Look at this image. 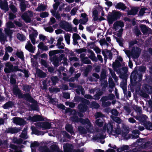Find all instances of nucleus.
<instances>
[{
  "label": "nucleus",
  "mask_w": 152,
  "mask_h": 152,
  "mask_svg": "<svg viewBox=\"0 0 152 152\" xmlns=\"http://www.w3.org/2000/svg\"><path fill=\"white\" fill-rule=\"evenodd\" d=\"M112 66L113 69L115 70L117 68L120 67L121 64L119 61L116 60L115 61V62L113 63Z\"/></svg>",
  "instance_id": "c9c22d12"
},
{
  "label": "nucleus",
  "mask_w": 152,
  "mask_h": 152,
  "mask_svg": "<svg viewBox=\"0 0 152 152\" xmlns=\"http://www.w3.org/2000/svg\"><path fill=\"white\" fill-rule=\"evenodd\" d=\"M39 150L41 152H54L52 150L50 151L46 146H41L39 148Z\"/></svg>",
  "instance_id": "7c9ffc66"
},
{
  "label": "nucleus",
  "mask_w": 152,
  "mask_h": 152,
  "mask_svg": "<svg viewBox=\"0 0 152 152\" xmlns=\"http://www.w3.org/2000/svg\"><path fill=\"white\" fill-rule=\"evenodd\" d=\"M20 69V71H18L21 72L23 73L24 74V76L28 78L29 77V71L28 70H27L26 69L22 70L20 69Z\"/></svg>",
  "instance_id": "8fccbe9b"
},
{
  "label": "nucleus",
  "mask_w": 152,
  "mask_h": 152,
  "mask_svg": "<svg viewBox=\"0 0 152 152\" xmlns=\"http://www.w3.org/2000/svg\"><path fill=\"white\" fill-rule=\"evenodd\" d=\"M42 84L43 85V87L42 88V89L43 90H47L48 87V83L47 80H44L42 82Z\"/></svg>",
  "instance_id": "5fc2aeb1"
},
{
  "label": "nucleus",
  "mask_w": 152,
  "mask_h": 152,
  "mask_svg": "<svg viewBox=\"0 0 152 152\" xmlns=\"http://www.w3.org/2000/svg\"><path fill=\"white\" fill-rule=\"evenodd\" d=\"M146 79L148 83L152 84V75H150L147 76Z\"/></svg>",
  "instance_id": "13d9d810"
},
{
  "label": "nucleus",
  "mask_w": 152,
  "mask_h": 152,
  "mask_svg": "<svg viewBox=\"0 0 152 152\" xmlns=\"http://www.w3.org/2000/svg\"><path fill=\"white\" fill-rule=\"evenodd\" d=\"M0 8L1 9L4 10L5 12L9 10L7 2L6 0L4 1V3L2 1L0 2Z\"/></svg>",
  "instance_id": "a211bd4d"
},
{
  "label": "nucleus",
  "mask_w": 152,
  "mask_h": 152,
  "mask_svg": "<svg viewBox=\"0 0 152 152\" xmlns=\"http://www.w3.org/2000/svg\"><path fill=\"white\" fill-rule=\"evenodd\" d=\"M99 136H96L94 138L95 140H99L102 139H104L105 138V137L104 136L103 134L102 133H100Z\"/></svg>",
  "instance_id": "bf43d9fd"
},
{
  "label": "nucleus",
  "mask_w": 152,
  "mask_h": 152,
  "mask_svg": "<svg viewBox=\"0 0 152 152\" xmlns=\"http://www.w3.org/2000/svg\"><path fill=\"white\" fill-rule=\"evenodd\" d=\"M38 48L43 51H47L48 50V46L44 45L43 42H40L39 44L38 45Z\"/></svg>",
  "instance_id": "e433bc0d"
},
{
  "label": "nucleus",
  "mask_w": 152,
  "mask_h": 152,
  "mask_svg": "<svg viewBox=\"0 0 152 152\" xmlns=\"http://www.w3.org/2000/svg\"><path fill=\"white\" fill-rule=\"evenodd\" d=\"M15 55L17 57L21 59H24L23 53L22 51H18L15 53Z\"/></svg>",
  "instance_id": "c03bdc74"
},
{
  "label": "nucleus",
  "mask_w": 152,
  "mask_h": 152,
  "mask_svg": "<svg viewBox=\"0 0 152 152\" xmlns=\"http://www.w3.org/2000/svg\"><path fill=\"white\" fill-rule=\"evenodd\" d=\"M51 149L53 151L56 152H63L59 148L58 146L56 145H51L50 147Z\"/></svg>",
  "instance_id": "ea45409f"
},
{
  "label": "nucleus",
  "mask_w": 152,
  "mask_h": 152,
  "mask_svg": "<svg viewBox=\"0 0 152 152\" xmlns=\"http://www.w3.org/2000/svg\"><path fill=\"white\" fill-rule=\"evenodd\" d=\"M149 145L148 144L146 143L140 147H136L131 150L123 152H151V151H143L140 152L142 149H145L148 148Z\"/></svg>",
  "instance_id": "39448f33"
},
{
  "label": "nucleus",
  "mask_w": 152,
  "mask_h": 152,
  "mask_svg": "<svg viewBox=\"0 0 152 152\" xmlns=\"http://www.w3.org/2000/svg\"><path fill=\"white\" fill-rule=\"evenodd\" d=\"M132 133L133 135H132V138L134 139H136L139 137V135L140 132L138 130H133Z\"/></svg>",
  "instance_id": "37998d69"
},
{
  "label": "nucleus",
  "mask_w": 152,
  "mask_h": 152,
  "mask_svg": "<svg viewBox=\"0 0 152 152\" xmlns=\"http://www.w3.org/2000/svg\"><path fill=\"white\" fill-rule=\"evenodd\" d=\"M73 147L72 144L66 143L63 146L64 150V152H72Z\"/></svg>",
  "instance_id": "2eb2a0df"
},
{
  "label": "nucleus",
  "mask_w": 152,
  "mask_h": 152,
  "mask_svg": "<svg viewBox=\"0 0 152 152\" xmlns=\"http://www.w3.org/2000/svg\"><path fill=\"white\" fill-rule=\"evenodd\" d=\"M20 130V129L16 128V127L12 128L11 127H9L8 129H6L5 132L7 133H10L13 134L18 133Z\"/></svg>",
  "instance_id": "f3484780"
},
{
  "label": "nucleus",
  "mask_w": 152,
  "mask_h": 152,
  "mask_svg": "<svg viewBox=\"0 0 152 152\" xmlns=\"http://www.w3.org/2000/svg\"><path fill=\"white\" fill-rule=\"evenodd\" d=\"M129 149L130 147L129 145H123L119 148H118L117 149V151L118 152H121L125 150H129Z\"/></svg>",
  "instance_id": "a878e982"
},
{
  "label": "nucleus",
  "mask_w": 152,
  "mask_h": 152,
  "mask_svg": "<svg viewBox=\"0 0 152 152\" xmlns=\"http://www.w3.org/2000/svg\"><path fill=\"white\" fill-rule=\"evenodd\" d=\"M51 127V124L47 121L42 122V128L44 129H50Z\"/></svg>",
  "instance_id": "cd10ccee"
},
{
  "label": "nucleus",
  "mask_w": 152,
  "mask_h": 152,
  "mask_svg": "<svg viewBox=\"0 0 152 152\" xmlns=\"http://www.w3.org/2000/svg\"><path fill=\"white\" fill-rule=\"evenodd\" d=\"M95 43V42H88L87 46L88 47H89L90 48L93 49L94 47L96 46Z\"/></svg>",
  "instance_id": "4d7b16f0"
},
{
  "label": "nucleus",
  "mask_w": 152,
  "mask_h": 152,
  "mask_svg": "<svg viewBox=\"0 0 152 152\" xmlns=\"http://www.w3.org/2000/svg\"><path fill=\"white\" fill-rule=\"evenodd\" d=\"M52 82L51 86H55L59 80V79L57 76H52L50 78Z\"/></svg>",
  "instance_id": "bb28decb"
},
{
  "label": "nucleus",
  "mask_w": 152,
  "mask_h": 152,
  "mask_svg": "<svg viewBox=\"0 0 152 152\" xmlns=\"http://www.w3.org/2000/svg\"><path fill=\"white\" fill-rule=\"evenodd\" d=\"M121 16V14L119 11H113L111 15H108L107 17V20L109 24H112L113 22L119 19Z\"/></svg>",
  "instance_id": "20e7f679"
},
{
  "label": "nucleus",
  "mask_w": 152,
  "mask_h": 152,
  "mask_svg": "<svg viewBox=\"0 0 152 152\" xmlns=\"http://www.w3.org/2000/svg\"><path fill=\"white\" fill-rule=\"evenodd\" d=\"M95 123L99 127H102L103 125V122L101 119H98L96 120L95 121Z\"/></svg>",
  "instance_id": "de8ad7c7"
},
{
  "label": "nucleus",
  "mask_w": 152,
  "mask_h": 152,
  "mask_svg": "<svg viewBox=\"0 0 152 152\" xmlns=\"http://www.w3.org/2000/svg\"><path fill=\"white\" fill-rule=\"evenodd\" d=\"M141 30L143 34L147 33L148 32H149L151 29L147 26L145 25H142L140 26Z\"/></svg>",
  "instance_id": "393cba45"
},
{
  "label": "nucleus",
  "mask_w": 152,
  "mask_h": 152,
  "mask_svg": "<svg viewBox=\"0 0 152 152\" xmlns=\"http://www.w3.org/2000/svg\"><path fill=\"white\" fill-rule=\"evenodd\" d=\"M147 117L146 115H142L140 116H139L138 117V118H136L138 119L140 122L143 123V125H144L145 123L146 122H147L148 121H146Z\"/></svg>",
  "instance_id": "c756f323"
},
{
  "label": "nucleus",
  "mask_w": 152,
  "mask_h": 152,
  "mask_svg": "<svg viewBox=\"0 0 152 152\" xmlns=\"http://www.w3.org/2000/svg\"><path fill=\"white\" fill-rule=\"evenodd\" d=\"M16 17L15 15L14 14V13L10 12L9 14V19L10 20H13Z\"/></svg>",
  "instance_id": "e2e57ef3"
},
{
  "label": "nucleus",
  "mask_w": 152,
  "mask_h": 152,
  "mask_svg": "<svg viewBox=\"0 0 152 152\" xmlns=\"http://www.w3.org/2000/svg\"><path fill=\"white\" fill-rule=\"evenodd\" d=\"M31 88V86L30 85H24L22 88L23 90L26 92H28V93L23 94L18 86L17 85H15L13 86V87L12 92L15 95L18 96V99H23L26 101L32 103H36L37 102L32 97L29 93Z\"/></svg>",
  "instance_id": "f257e3e1"
},
{
  "label": "nucleus",
  "mask_w": 152,
  "mask_h": 152,
  "mask_svg": "<svg viewBox=\"0 0 152 152\" xmlns=\"http://www.w3.org/2000/svg\"><path fill=\"white\" fill-rule=\"evenodd\" d=\"M145 128L147 130H152V123L148 121L143 125Z\"/></svg>",
  "instance_id": "4c0bfd02"
},
{
  "label": "nucleus",
  "mask_w": 152,
  "mask_h": 152,
  "mask_svg": "<svg viewBox=\"0 0 152 152\" xmlns=\"http://www.w3.org/2000/svg\"><path fill=\"white\" fill-rule=\"evenodd\" d=\"M65 129L67 132L71 134L74 132L73 131V127L72 125L70 124H67L65 126Z\"/></svg>",
  "instance_id": "2f4dec72"
},
{
  "label": "nucleus",
  "mask_w": 152,
  "mask_h": 152,
  "mask_svg": "<svg viewBox=\"0 0 152 152\" xmlns=\"http://www.w3.org/2000/svg\"><path fill=\"white\" fill-rule=\"evenodd\" d=\"M116 9H121L122 10H124L126 9L127 7L126 6L125 4L123 3L119 2L117 3L115 6Z\"/></svg>",
  "instance_id": "b1692460"
},
{
  "label": "nucleus",
  "mask_w": 152,
  "mask_h": 152,
  "mask_svg": "<svg viewBox=\"0 0 152 152\" xmlns=\"http://www.w3.org/2000/svg\"><path fill=\"white\" fill-rule=\"evenodd\" d=\"M143 89L144 91L147 93H152V86L148 84H145L144 85Z\"/></svg>",
  "instance_id": "aec40b11"
},
{
  "label": "nucleus",
  "mask_w": 152,
  "mask_h": 152,
  "mask_svg": "<svg viewBox=\"0 0 152 152\" xmlns=\"http://www.w3.org/2000/svg\"><path fill=\"white\" fill-rule=\"evenodd\" d=\"M48 13L47 12H43L40 14V17L42 18H45L48 16Z\"/></svg>",
  "instance_id": "338daca9"
},
{
  "label": "nucleus",
  "mask_w": 152,
  "mask_h": 152,
  "mask_svg": "<svg viewBox=\"0 0 152 152\" xmlns=\"http://www.w3.org/2000/svg\"><path fill=\"white\" fill-rule=\"evenodd\" d=\"M88 105L86 103H82L79 104L78 105V108L80 112L85 113L88 110Z\"/></svg>",
  "instance_id": "f8f14e48"
},
{
  "label": "nucleus",
  "mask_w": 152,
  "mask_h": 152,
  "mask_svg": "<svg viewBox=\"0 0 152 152\" xmlns=\"http://www.w3.org/2000/svg\"><path fill=\"white\" fill-rule=\"evenodd\" d=\"M59 26L62 29H66L69 31L72 30V28L71 26L65 21H61L59 24Z\"/></svg>",
  "instance_id": "1a4fd4ad"
},
{
  "label": "nucleus",
  "mask_w": 152,
  "mask_h": 152,
  "mask_svg": "<svg viewBox=\"0 0 152 152\" xmlns=\"http://www.w3.org/2000/svg\"><path fill=\"white\" fill-rule=\"evenodd\" d=\"M113 28L116 31L117 29V28L118 26H120L121 28H122L124 26V23L123 22L121 21H117L116 22L114 23L113 25Z\"/></svg>",
  "instance_id": "4be33fe9"
},
{
  "label": "nucleus",
  "mask_w": 152,
  "mask_h": 152,
  "mask_svg": "<svg viewBox=\"0 0 152 152\" xmlns=\"http://www.w3.org/2000/svg\"><path fill=\"white\" fill-rule=\"evenodd\" d=\"M142 75L137 72H132L130 76V83L133 86H135L137 82H140L142 79Z\"/></svg>",
  "instance_id": "f03ea898"
},
{
  "label": "nucleus",
  "mask_w": 152,
  "mask_h": 152,
  "mask_svg": "<svg viewBox=\"0 0 152 152\" xmlns=\"http://www.w3.org/2000/svg\"><path fill=\"white\" fill-rule=\"evenodd\" d=\"M74 101L76 102H81L82 103L87 104L88 105L90 104L89 101L84 98L79 96H75L74 98Z\"/></svg>",
  "instance_id": "9b49d317"
},
{
  "label": "nucleus",
  "mask_w": 152,
  "mask_h": 152,
  "mask_svg": "<svg viewBox=\"0 0 152 152\" xmlns=\"http://www.w3.org/2000/svg\"><path fill=\"white\" fill-rule=\"evenodd\" d=\"M22 18L26 23H29L31 21V19L27 12H25L21 16Z\"/></svg>",
  "instance_id": "dca6fc26"
},
{
  "label": "nucleus",
  "mask_w": 152,
  "mask_h": 152,
  "mask_svg": "<svg viewBox=\"0 0 152 152\" xmlns=\"http://www.w3.org/2000/svg\"><path fill=\"white\" fill-rule=\"evenodd\" d=\"M115 98L114 95L112 94H109L108 96H103L101 99L103 100L107 101L108 100H111Z\"/></svg>",
  "instance_id": "5701e85b"
},
{
  "label": "nucleus",
  "mask_w": 152,
  "mask_h": 152,
  "mask_svg": "<svg viewBox=\"0 0 152 152\" xmlns=\"http://www.w3.org/2000/svg\"><path fill=\"white\" fill-rule=\"evenodd\" d=\"M50 60L52 62V64L54 67H56L59 65V62L61 61V59L56 55H54L51 58Z\"/></svg>",
  "instance_id": "9d476101"
},
{
  "label": "nucleus",
  "mask_w": 152,
  "mask_h": 152,
  "mask_svg": "<svg viewBox=\"0 0 152 152\" xmlns=\"http://www.w3.org/2000/svg\"><path fill=\"white\" fill-rule=\"evenodd\" d=\"M26 130L27 129L26 128H24V129L22 131V132L20 135V137L23 139L26 138V137L27 135Z\"/></svg>",
  "instance_id": "3c124183"
},
{
  "label": "nucleus",
  "mask_w": 152,
  "mask_h": 152,
  "mask_svg": "<svg viewBox=\"0 0 152 152\" xmlns=\"http://www.w3.org/2000/svg\"><path fill=\"white\" fill-rule=\"evenodd\" d=\"M38 35V32L37 31H35L34 33L29 34V38L30 39H35V38L37 37V36Z\"/></svg>",
  "instance_id": "864d4df0"
},
{
  "label": "nucleus",
  "mask_w": 152,
  "mask_h": 152,
  "mask_svg": "<svg viewBox=\"0 0 152 152\" xmlns=\"http://www.w3.org/2000/svg\"><path fill=\"white\" fill-rule=\"evenodd\" d=\"M31 130L32 131V133L37 135H39L41 134V132H43L42 131H41L38 130L34 126H31Z\"/></svg>",
  "instance_id": "72a5a7b5"
},
{
  "label": "nucleus",
  "mask_w": 152,
  "mask_h": 152,
  "mask_svg": "<svg viewBox=\"0 0 152 152\" xmlns=\"http://www.w3.org/2000/svg\"><path fill=\"white\" fill-rule=\"evenodd\" d=\"M128 75L126 74L122 73H121L120 76V77L122 79L124 80H125V81H126Z\"/></svg>",
  "instance_id": "603ef678"
},
{
  "label": "nucleus",
  "mask_w": 152,
  "mask_h": 152,
  "mask_svg": "<svg viewBox=\"0 0 152 152\" xmlns=\"http://www.w3.org/2000/svg\"><path fill=\"white\" fill-rule=\"evenodd\" d=\"M13 122L16 125H23L26 124V122L23 119L18 117L13 118Z\"/></svg>",
  "instance_id": "6e6552de"
},
{
  "label": "nucleus",
  "mask_w": 152,
  "mask_h": 152,
  "mask_svg": "<svg viewBox=\"0 0 152 152\" xmlns=\"http://www.w3.org/2000/svg\"><path fill=\"white\" fill-rule=\"evenodd\" d=\"M46 9V7L45 5H40L36 9V10L38 11H45Z\"/></svg>",
  "instance_id": "09e8293b"
},
{
  "label": "nucleus",
  "mask_w": 152,
  "mask_h": 152,
  "mask_svg": "<svg viewBox=\"0 0 152 152\" xmlns=\"http://www.w3.org/2000/svg\"><path fill=\"white\" fill-rule=\"evenodd\" d=\"M4 64L5 67L4 68V70L6 74L15 72L18 71H20L19 69L18 66H14L10 62H7Z\"/></svg>",
  "instance_id": "7ed1b4c3"
},
{
  "label": "nucleus",
  "mask_w": 152,
  "mask_h": 152,
  "mask_svg": "<svg viewBox=\"0 0 152 152\" xmlns=\"http://www.w3.org/2000/svg\"><path fill=\"white\" fill-rule=\"evenodd\" d=\"M80 122L83 125L87 124L89 127L87 128V130L89 129V128L91 126V124L88 118H86L85 119L82 118H80Z\"/></svg>",
  "instance_id": "ddd939ff"
},
{
  "label": "nucleus",
  "mask_w": 152,
  "mask_h": 152,
  "mask_svg": "<svg viewBox=\"0 0 152 152\" xmlns=\"http://www.w3.org/2000/svg\"><path fill=\"white\" fill-rule=\"evenodd\" d=\"M138 7H134L128 12V14L130 15H135L138 11Z\"/></svg>",
  "instance_id": "f704fd0d"
},
{
  "label": "nucleus",
  "mask_w": 152,
  "mask_h": 152,
  "mask_svg": "<svg viewBox=\"0 0 152 152\" xmlns=\"http://www.w3.org/2000/svg\"><path fill=\"white\" fill-rule=\"evenodd\" d=\"M41 64L42 66H44L45 67H48V66H49V65L47 64L46 61L43 59H41Z\"/></svg>",
  "instance_id": "69168bd1"
},
{
  "label": "nucleus",
  "mask_w": 152,
  "mask_h": 152,
  "mask_svg": "<svg viewBox=\"0 0 152 152\" xmlns=\"http://www.w3.org/2000/svg\"><path fill=\"white\" fill-rule=\"evenodd\" d=\"M78 130L80 133L81 134H86L87 133V130L83 127L79 126L78 128Z\"/></svg>",
  "instance_id": "79ce46f5"
},
{
  "label": "nucleus",
  "mask_w": 152,
  "mask_h": 152,
  "mask_svg": "<svg viewBox=\"0 0 152 152\" xmlns=\"http://www.w3.org/2000/svg\"><path fill=\"white\" fill-rule=\"evenodd\" d=\"M90 69L88 68H86L84 71L83 74L85 77H87L90 72Z\"/></svg>",
  "instance_id": "774afa93"
},
{
  "label": "nucleus",
  "mask_w": 152,
  "mask_h": 152,
  "mask_svg": "<svg viewBox=\"0 0 152 152\" xmlns=\"http://www.w3.org/2000/svg\"><path fill=\"white\" fill-rule=\"evenodd\" d=\"M33 122L44 121L45 120L44 118L41 115H34L33 117L29 116L27 119Z\"/></svg>",
  "instance_id": "0eeeda50"
},
{
  "label": "nucleus",
  "mask_w": 152,
  "mask_h": 152,
  "mask_svg": "<svg viewBox=\"0 0 152 152\" xmlns=\"http://www.w3.org/2000/svg\"><path fill=\"white\" fill-rule=\"evenodd\" d=\"M16 36L18 39L21 41H23L26 40L25 37L23 34H21L19 33H18L17 34Z\"/></svg>",
  "instance_id": "a18cd8bd"
},
{
  "label": "nucleus",
  "mask_w": 152,
  "mask_h": 152,
  "mask_svg": "<svg viewBox=\"0 0 152 152\" xmlns=\"http://www.w3.org/2000/svg\"><path fill=\"white\" fill-rule=\"evenodd\" d=\"M20 2V3L19 6L20 10L22 12H23L26 10L28 4L26 3V1L25 0H23Z\"/></svg>",
  "instance_id": "4468645a"
},
{
  "label": "nucleus",
  "mask_w": 152,
  "mask_h": 152,
  "mask_svg": "<svg viewBox=\"0 0 152 152\" xmlns=\"http://www.w3.org/2000/svg\"><path fill=\"white\" fill-rule=\"evenodd\" d=\"M14 105V103L11 101H9L3 105L2 107L4 109H8L9 108H12Z\"/></svg>",
  "instance_id": "6ab92c4d"
},
{
  "label": "nucleus",
  "mask_w": 152,
  "mask_h": 152,
  "mask_svg": "<svg viewBox=\"0 0 152 152\" xmlns=\"http://www.w3.org/2000/svg\"><path fill=\"white\" fill-rule=\"evenodd\" d=\"M146 67L144 66H139V70L141 72L144 73L146 70Z\"/></svg>",
  "instance_id": "680f3d73"
},
{
  "label": "nucleus",
  "mask_w": 152,
  "mask_h": 152,
  "mask_svg": "<svg viewBox=\"0 0 152 152\" xmlns=\"http://www.w3.org/2000/svg\"><path fill=\"white\" fill-rule=\"evenodd\" d=\"M48 90L50 93L56 94L60 91V89L58 88L49 87Z\"/></svg>",
  "instance_id": "473e14b6"
},
{
  "label": "nucleus",
  "mask_w": 152,
  "mask_h": 152,
  "mask_svg": "<svg viewBox=\"0 0 152 152\" xmlns=\"http://www.w3.org/2000/svg\"><path fill=\"white\" fill-rule=\"evenodd\" d=\"M100 101L102 102V105L103 107H107L110 106L111 104L110 102L109 101L106 102V101L100 99Z\"/></svg>",
  "instance_id": "a19ab883"
},
{
  "label": "nucleus",
  "mask_w": 152,
  "mask_h": 152,
  "mask_svg": "<svg viewBox=\"0 0 152 152\" xmlns=\"http://www.w3.org/2000/svg\"><path fill=\"white\" fill-rule=\"evenodd\" d=\"M9 7L12 12L14 13H15L18 12V10L15 6L13 4H10Z\"/></svg>",
  "instance_id": "49530a36"
},
{
  "label": "nucleus",
  "mask_w": 152,
  "mask_h": 152,
  "mask_svg": "<svg viewBox=\"0 0 152 152\" xmlns=\"http://www.w3.org/2000/svg\"><path fill=\"white\" fill-rule=\"evenodd\" d=\"M91 106L92 107L96 109H98L100 107L99 104L95 102L91 103Z\"/></svg>",
  "instance_id": "6e6d98bb"
},
{
  "label": "nucleus",
  "mask_w": 152,
  "mask_h": 152,
  "mask_svg": "<svg viewBox=\"0 0 152 152\" xmlns=\"http://www.w3.org/2000/svg\"><path fill=\"white\" fill-rule=\"evenodd\" d=\"M30 108L31 110H37L38 109V106L36 104H32L30 106Z\"/></svg>",
  "instance_id": "0e129e2a"
},
{
  "label": "nucleus",
  "mask_w": 152,
  "mask_h": 152,
  "mask_svg": "<svg viewBox=\"0 0 152 152\" xmlns=\"http://www.w3.org/2000/svg\"><path fill=\"white\" fill-rule=\"evenodd\" d=\"M70 119L72 124L78 123L80 122V118H79L77 115L71 116L70 117Z\"/></svg>",
  "instance_id": "c85d7f7f"
},
{
  "label": "nucleus",
  "mask_w": 152,
  "mask_h": 152,
  "mask_svg": "<svg viewBox=\"0 0 152 152\" xmlns=\"http://www.w3.org/2000/svg\"><path fill=\"white\" fill-rule=\"evenodd\" d=\"M146 8L144 7L141 8L139 12V15L140 16H142L144 15V14L145 13V10H146Z\"/></svg>",
  "instance_id": "052dcab7"
},
{
  "label": "nucleus",
  "mask_w": 152,
  "mask_h": 152,
  "mask_svg": "<svg viewBox=\"0 0 152 152\" xmlns=\"http://www.w3.org/2000/svg\"><path fill=\"white\" fill-rule=\"evenodd\" d=\"M141 50L138 47H133L132 49V56L134 58H138L140 56Z\"/></svg>",
  "instance_id": "423d86ee"
},
{
  "label": "nucleus",
  "mask_w": 152,
  "mask_h": 152,
  "mask_svg": "<svg viewBox=\"0 0 152 152\" xmlns=\"http://www.w3.org/2000/svg\"><path fill=\"white\" fill-rule=\"evenodd\" d=\"M88 53H90L91 54L90 55L88 56V57L93 61H97V58L95 56L94 52L91 49H88Z\"/></svg>",
  "instance_id": "412c9836"
},
{
  "label": "nucleus",
  "mask_w": 152,
  "mask_h": 152,
  "mask_svg": "<svg viewBox=\"0 0 152 152\" xmlns=\"http://www.w3.org/2000/svg\"><path fill=\"white\" fill-rule=\"evenodd\" d=\"M37 73L38 76L41 78H45L47 75L46 73L39 69L37 71Z\"/></svg>",
  "instance_id": "58836bf2"
}]
</instances>
